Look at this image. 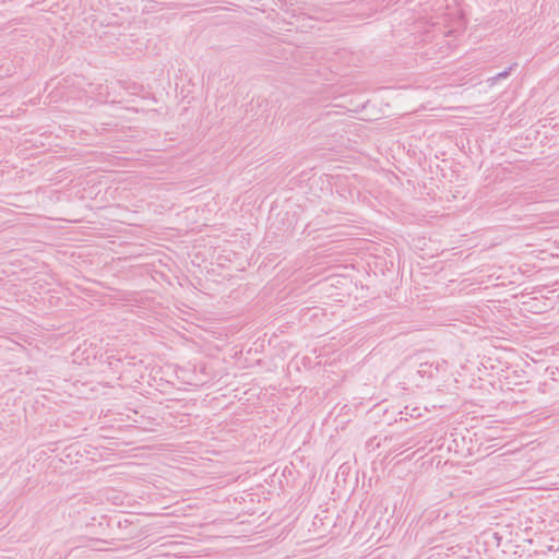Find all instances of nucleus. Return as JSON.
<instances>
[{
    "label": "nucleus",
    "instance_id": "f257e3e1",
    "mask_svg": "<svg viewBox=\"0 0 559 559\" xmlns=\"http://www.w3.org/2000/svg\"><path fill=\"white\" fill-rule=\"evenodd\" d=\"M438 371V365L431 361L419 362L416 368V374H418L420 378H433Z\"/></svg>",
    "mask_w": 559,
    "mask_h": 559
},
{
    "label": "nucleus",
    "instance_id": "f03ea898",
    "mask_svg": "<svg viewBox=\"0 0 559 559\" xmlns=\"http://www.w3.org/2000/svg\"><path fill=\"white\" fill-rule=\"evenodd\" d=\"M516 64H513V66H510L507 70L502 71V72H499L497 73L495 76L490 78L488 81H491L492 84L502 80V79H507L510 74H511V71L513 70V67H515Z\"/></svg>",
    "mask_w": 559,
    "mask_h": 559
},
{
    "label": "nucleus",
    "instance_id": "7ed1b4c3",
    "mask_svg": "<svg viewBox=\"0 0 559 559\" xmlns=\"http://www.w3.org/2000/svg\"><path fill=\"white\" fill-rule=\"evenodd\" d=\"M324 115H325L326 117H331V116H333V115H338V112H337V111H333V110H328V111H325V114H324Z\"/></svg>",
    "mask_w": 559,
    "mask_h": 559
}]
</instances>
